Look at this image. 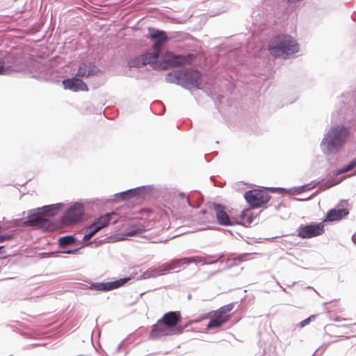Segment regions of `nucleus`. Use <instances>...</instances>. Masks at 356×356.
<instances>
[{"label": "nucleus", "mask_w": 356, "mask_h": 356, "mask_svg": "<svg viewBox=\"0 0 356 356\" xmlns=\"http://www.w3.org/2000/svg\"><path fill=\"white\" fill-rule=\"evenodd\" d=\"M190 263H193L192 257H186L181 260L173 261L168 264V269H175V268L180 266L181 264H188Z\"/></svg>", "instance_id": "obj_20"}, {"label": "nucleus", "mask_w": 356, "mask_h": 356, "mask_svg": "<svg viewBox=\"0 0 356 356\" xmlns=\"http://www.w3.org/2000/svg\"><path fill=\"white\" fill-rule=\"evenodd\" d=\"M298 236L301 238H312L323 235L325 233V225L322 220L320 222H311L301 225L298 230Z\"/></svg>", "instance_id": "obj_7"}, {"label": "nucleus", "mask_w": 356, "mask_h": 356, "mask_svg": "<svg viewBox=\"0 0 356 356\" xmlns=\"http://www.w3.org/2000/svg\"><path fill=\"white\" fill-rule=\"evenodd\" d=\"M355 167H356V159L353 160L350 163H349L347 165L343 167L342 168L337 170L336 172V175H340L342 173L347 172L353 169Z\"/></svg>", "instance_id": "obj_23"}, {"label": "nucleus", "mask_w": 356, "mask_h": 356, "mask_svg": "<svg viewBox=\"0 0 356 356\" xmlns=\"http://www.w3.org/2000/svg\"><path fill=\"white\" fill-rule=\"evenodd\" d=\"M74 243V238L72 236H66L59 239V245L66 247Z\"/></svg>", "instance_id": "obj_22"}, {"label": "nucleus", "mask_w": 356, "mask_h": 356, "mask_svg": "<svg viewBox=\"0 0 356 356\" xmlns=\"http://www.w3.org/2000/svg\"><path fill=\"white\" fill-rule=\"evenodd\" d=\"M213 209L218 222L222 225H232L234 222L229 218L228 213L225 211V207L221 204H214Z\"/></svg>", "instance_id": "obj_15"}, {"label": "nucleus", "mask_w": 356, "mask_h": 356, "mask_svg": "<svg viewBox=\"0 0 356 356\" xmlns=\"http://www.w3.org/2000/svg\"><path fill=\"white\" fill-rule=\"evenodd\" d=\"M349 134V129L343 125L332 127L321 143V147L324 153L331 154L338 152L346 143Z\"/></svg>", "instance_id": "obj_2"}, {"label": "nucleus", "mask_w": 356, "mask_h": 356, "mask_svg": "<svg viewBox=\"0 0 356 356\" xmlns=\"http://www.w3.org/2000/svg\"><path fill=\"white\" fill-rule=\"evenodd\" d=\"M115 213L111 212L106 213L97 218H96L92 223L94 226L99 228V230L106 227L112 220L113 216H115Z\"/></svg>", "instance_id": "obj_18"}, {"label": "nucleus", "mask_w": 356, "mask_h": 356, "mask_svg": "<svg viewBox=\"0 0 356 356\" xmlns=\"http://www.w3.org/2000/svg\"><path fill=\"white\" fill-rule=\"evenodd\" d=\"M5 71V63L2 59H0V74H3Z\"/></svg>", "instance_id": "obj_26"}, {"label": "nucleus", "mask_w": 356, "mask_h": 356, "mask_svg": "<svg viewBox=\"0 0 356 356\" xmlns=\"http://www.w3.org/2000/svg\"><path fill=\"white\" fill-rule=\"evenodd\" d=\"M3 248V246H0V250Z\"/></svg>", "instance_id": "obj_33"}, {"label": "nucleus", "mask_w": 356, "mask_h": 356, "mask_svg": "<svg viewBox=\"0 0 356 356\" xmlns=\"http://www.w3.org/2000/svg\"><path fill=\"white\" fill-rule=\"evenodd\" d=\"M192 260H193V262H194V263L203 262V258L201 257H192Z\"/></svg>", "instance_id": "obj_28"}, {"label": "nucleus", "mask_w": 356, "mask_h": 356, "mask_svg": "<svg viewBox=\"0 0 356 356\" xmlns=\"http://www.w3.org/2000/svg\"><path fill=\"white\" fill-rule=\"evenodd\" d=\"M315 317L316 316L314 315H312V316H309V318L303 320L302 321L300 322V326L304 327L306 325L309 324L312 320L315 318Z\"/></svg>", "instance_id": "obj_24"}, {"label": "nucleus", "mask_w": 356, "mask_h": 356, "mask_svg": "<svg viewBox=\"0 0 356 356\" xmlns=\"http://www.w3.org/2000/svg\"><path fill=\"white\" fill-rule=\"evenodd\" d=\"M127 195V193H122V195Z\"/></svg>", "instance_id": "obj_32"}, {"label": "nucleus", "mask_w": 356, "mask_h": 356, "mask_svg": "<svg viewBox=\"0 0 356 356\" xmlns=\"http://www.w3.org/2000/svg\"><path fill=\"white\" fill-rule=\"evenodd\" d=\"M194 58L195 56L193 54H188L186 56L175 55L170 51H166L163 55L160 61L156 60L154 69L165 70L184 66L190 64Z\"/></svg>", "instance_id": "obj_3"}, {"label": "nucleus", "mask_w": 356, "mask_h": 356, "mask_svg": "<svg viewBox=\"0 0 356 356\" xmlns=\"http://www.w3.org/2000/svg\"><path fill=\"white\" fill-rule=\"evenodd\" d=\"M148 31L149 33V38L154 40L153 44L154 51L152 53L156 54V57L159 58L161 47L165 42L168 40V37L167 36L166 33L163 31H159L154 28H149Z\"/></svg>", "instance_id": "obj_10"}, {"label": "nucleus", "mask_w": 356, "mask_h": 356, "mask_svg": "<svg viewBox=\"0 0 356 356\" xmlns=\"http://www.w3.org/2000/svg\"><path fill=\"white\" fill-rule=\"evenodd\" d=\"M83 214V204L75 203L72 207L69 208L63 217V222L70 225L76 222L81 219Z\"/></svg>", "instance_id": "obj_11"}, {"label": "nucleus", "mask_w": 356, "mask_h": 356, "mask_svg": "<svg viewBox=\"0 0 356 356\" xmlns=\"http://www.w3.org/2000/svg\"><path fill=\"white\" fill-rule=\"evenodd\" d=\"M1 229V226L0 225V229Z\"/></svg>", "instance_id": "obj_34"}, {"label": "nucleus", "mask_w": 356, "mask_h": 356, "mask_svg": "<svg viewBox=\"0 0 356 356\" xmlns=\"http://www.w3.org/2000/svg\"><path fill=\"white\" fill-rule=\"evenodd\" d=\"M182 332V329H179V331L177 332L178 333H181Z\"/></svg>", "instance_id": "obj_30"}, {"label": "nucleus", "mask_w": 356, "mask_h": 356, "mask_svg": "<svg viewBox=\"0 0 356 356\" xmlns=\"http://www.w3.org/2000/svg\"><path fill=\"white\" fill-rule=\"evenodd\" d=\"M234 307V305L230 303L220 307L217 310L210 312L207 314L209 321L206 328L207 330L218 328L226 323L231 318L229 313L232 311Z\"/></svg>", "instance_id": "obj_5"}, {"label": "nucleus", "mask_w": 356, "mask_h": 356, "mask_svg": "<svg viewBox=\"0 0 356 356\" xmlns=\"http://www.w3.org/2000/svg\"><path fill=\"white\" fill-rule=\"evenodd\" d=\"M343 321H349L348 318H343Z\"/></svg>", "instance_id": "obj_31"}, {"label": "nucleus", "mask_w": 356, "mask_h": 356, "mask_svg": "<svg viewBox=\"0 0 356 356\" xmlns=\"http://www.w3.org/2000/svg\"><path fill=\"white\" fill-rule=\"evenodd\" d=\"M161 320L169 328H172L181 321V314L179 311L168 312L163 314Z\"/></svg>", "instance_id": "obj_16"}, {"label": "nucleus", "mask_w": 356, "mask_h": 356, "mask_svg": "<svg viewBox=\"0 0 356 356\" xmlns=\"http://www.w3.org/2000/svg\"><path fill=\"white\" fill-rule=\"evenodd\" d=\"M354 325H356V324H354Z\"/></svg>", "instance_id": "obj_35"}, {"label": "nucleus", "mask_w": 356, "mask_h": 356, "mask_svg": "<svg viewBox=\"0 0 356 356\" xmlns=\"http://www.w3.org/2000/svg\"><path fill=\"white\" fill-rule=\"evenodd\" d=\"M138 232H139V229H134V230H131V231L127 232V234H126V235H127V236H135V235H136Z\"/></svg>", "instance_id": "obj_27"}, {"label": "nucleus", "mask_w": 356, "mask_h": 356, "mask_svg": "<svg viewBox=\"0 0 356 356\" xmlns=\"http://www.w3.org/2000/svg\"><path fill=\"white\" fill-rule=\"evenodd\" d=\"M97 73V69L95 65L90 64L89 67L86 63H82L77 71L76 76L84 77L93 75Z\"/></svg>", "instance_id": "obj_19"}, {"label": "nucleus", "mask_w": 356, "mask_h": 356, "mask_svg": "<svg viewBox=\"0 0 356 356\" xmlns=\"http://www.w3.org/2000/svg\"><path fill=\"white\" fill-rule=\"evenodd\" d=\"M349 214L347 208H334L330 209L323 219V222L339 221Z\"/></svg>", "instance_id": "obj_12"}, {"label": "nucleus", "mask_w": 356, "mask_h": 356, "mask_svg": "<svg viewBox=\"0 0 356 356\" xmlns=\"http://www.w3.org/2000/svg\"><path fill=\"white\" fill-rule=\"evenodd\" d=\"M158 58L152 52H147L137 56L131 58L127 63L129 67H141L145 65H150L154 68V65Z\"/></svg>", "instance_id": "obj_9"}, {"label": "nucleus", "mask_w": 356, "mask_h": 356, "mask_svg": "<svg viewBox=\"0 0 356 356\" xmlns=\"http://www.w3.org/2000/svg\"><path fill=\"white\" fill-rule=\"evenodd\" d=\"M88 232L83 236V240L85 241H89L96 233L99 231V228L94 226L93 224H92L88 227Z\"/></svg>", "instance_id": "obj_21"}, {"label": "nucleus", "mask_w": 356, "mask_h": 356, "mask_svg": "<svg viewBox=\"0 0 356 356\" xmlns=\"http://www.w3.org/2000/svg\"><path fill=\"white\" fill-rule=\"evenodd\" d=\"M125 283V280L120 279L114 282L93 283L90 286V289L95 291H108L115 289Z\"/></svg>", "instance_id": "obj_14"}, {"label": "nucleus", "mask_w": 356, "mask_h": 356, "mask_svg": "<svg viewBox=\"0 0 356 356\" xmlns=\"http://www.w3.org/2000/svg\"><path fill=\"white\" fill-rule=\"evenodd\" d=\"M63 85L65 89H69L74 92L88 90L87 85L77 76L63 80Z\"/></svg>", "instance_id": "obj_13"}, {"label": "nucleus", "mask_w": 356, "mask_h": 356, "mask_svg": "<svg viewBox=\"0 0 356 356\" xmlns=\"http://www.w3.org/2000/svg\"><path fill=\"white\" fill-rule=\"evenodd\" d=\"M353 240L355 243H356V236H353Z\"/></svg>", "instance_id": "obj_29"}, {"label": "nucleus", "mask_w": 356, "mask_h": 356, "mask_svg": "<svg viewBox=\"0 0 356 356\" xmlns=\"http://www.w3.org/2000/svg\"><path fill=\"white\" fill-rule=\"evenodd\" d=\"M13 238L11 235L9 234H3L0 236V243H3L6 241H9Z\"/></svg>", "instance_id": "obj_25"}, {"label": "nucleus", "mask_w": 356, "mask_h": 356, "mask_svg": "<svg viewBox=\"0 0 356 356\" xmlns=\"http://www.w3.org/2000/svg\"><path fill=\"white\" fill-rule=\"evenodd\" d=\"M170 334L169 327L161 319L153 325L150 332L152 337L158 338Z\"/></svg>", "instance_id": "obj_17"}, {"label": "nucleus", "mask_w": 356, "mask_h": 356, "mask_svg": "<svg viewBox=\"0 0 356 356\" xmlns=\"http://www.w3.org/2000/svg\"><path fill=\"white\" fill-rule=\"evenodd\" d=\"M176 78L186 87L198 88L201 84V74L192 69L181 70L176 73Z\"/></svg>", "instance_id": "obj_6"}, {"label": "nucleus", "mask_w": 356, "mask_h": 356, "mask_svg": "<svg viewBox=\"0 0 356 356\" xmlns=\"http://www.w3.org/2000/svg\"><path fill=\"white\" fill-rule=\"evenodd\" d=\"M267 49L272 56L286 58L299 51V45L291 36L279 35L269 40Z\"/></svg>", "instance_id": "obj_1"}, {"label": "nucleus", "mask_w": 356, "mask_h": 356, "mask_svg": "<svg viewBox=\"0 0 356 356\" xmlns=\"http://www.w3.org/2000/svg\"><path fill=\"white\" fill-rule=\"evenodd\" d=\"M245 199L252 208H259L270 200V195L264 191L253 190L245 193Z\"/></svg>", "instance_id": "obj_8"}, {"label": "nucleus", "mask_w": 356, "mask_h": 356, "mask_svg": "<svg viewBox=\"0 0 356 356\" xmlns=\"http://www.w3.org/2000/svg\"><path fill=\"white\" fill-rule=\"evenodd\" d=\"M57 204L44 206L38 209V214H30L29 219L24 222L26 226L32 227L36 229H47L51 226L49 220L42 217L40 214H47L48 216H54L56 210L58 209Z\"/></svg>", "instance_id": "obj_4"}]
</instances>
